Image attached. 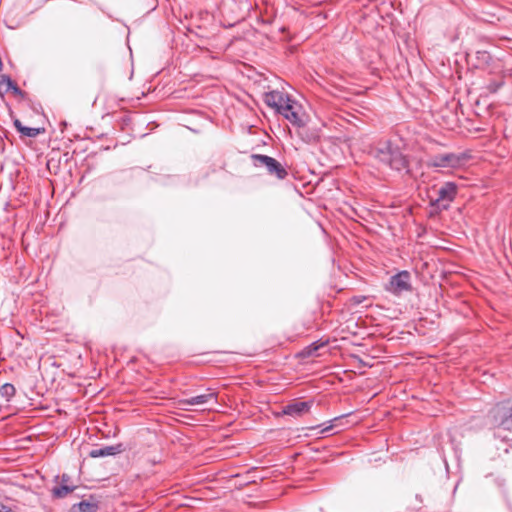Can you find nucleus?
<instances>
[{
    "instance_id": "obj_1",
    "label": "nucleus",
    "mask_w": 512,
    "mask_h": 512,
    "mask_svg": "<svg viewBox=\"0 0 512 512\" xmlns=\"http://www.w3.org/2000/svg\"><path fill=\"white\" fill-rule=\"evenodd\" d=\"M376 158L396 171H408L409 160L401 149L391 141H385L376 150Z\"/></svg>"
},
{
    "instance_id": "obj_2",
    "label": "nucleus",
    "mask_w": 512,
    "mask_h": 512,
    "mask_svg": "<svg viewBox=\"0 0 512 512\" xmlns=\"http://www.w3.org/2000/svg\"><path fill=\"white\" fill-rule=\"evenodd\" d=\"M486 417L491 426L512 432V397L495 403Z\"/></svg>"
},
{
    "instance_id": "obj_3",
    "label": "nucleus",
    "mask_w": 512,
    "mask_h": 512,
    "mask_svg": "<svg viewBox=\"0 0 512 512\" xmlns=\"http://www.w3.org/2000/svg\"><path fill=\"white\" fill-rule=\"evenodd\" d=\"M251 159L255 167H265L268 174L278 180H284L288 176L286 168L275 158L263 154H252Z\"/></svg>"
},
{
    "instance_id": "obj_4",
    "label": "nucleus",
    "mask_w": 512,
    "mask_h": 512,
    "mask_svg": "<svg viewBox=\"0 0 512 512\" xmlns=\"http://www.w3.org/2000/svg\"><path fill=\"white\" fill-rule=\"evenodd\" d=\"M458 192V186L454 182H445L436 190V197L430 199V205L438 210H447L454 201Z\"/></svg>"
},
{
    "instance_id": "obj_5",
    "label": "nucleus",
    "mask_w": 512,
    "mask_h": 512,
    "mask_svg": "<svg viewBox=\"0 0 512 512\" xmlns=\"http://www.w3.org/2000/svg\"><path fill=\"white\" fill-rule=\"evenodd\" d=\"M465 159L464 154H438L428 159L427 166L433 168H456L459 167Z\"/></svg>"
},
{
    "instance_id": "obj_6",
    "label": "nucleus",
    "mask_w": 512,
    "mask_h": 512,
    "mask_svg": "<svg viewBox=\"0 0 512 512\" xmlns=\"http://www.w3.org/2000/svg\"><path fill=\"white\" fill-rule=\"evenodd\" d=\"M386 290L394 295H401L403 292L411 291L412 285L410 273L403 270L393 275L386 286Z\"/></svg>"
},
{
    "instance_id": "obj_7",
    "label": "nucleus",
    "mask_w": 512,
    "mask_h": 512,
    "mask_svg": "<svg viewBox=\"0 0 512 512\" xmlns=\"http://www.w3.org/2000/svg\"><path fill=\"white\" fill-rule=\"evenodd\" d=\"M218 393L212 388H207L204 394H200L191 398L181 399L178 401V405L183 410H189L186 406L188 405H203L213 401L217 404Z\"/></svg>"
},
{
    "instance_id": "obj_8",
    "label": "nucleus",
    "mask_w": 512,
    "mask_h": 512,
    "mask_svg": "<svg viewBox=\"0 0 512 512\" xmlns=\"http://www.w3.org/2000/svg\"><path fill=\"white\" fill-rule=\"evenodd\" d=\"M55 481H59V485L52 488L51 493L54 498H65L69 493L73 492L77 486L72 484L71 477L63 473L61 476H56Z\"/></svg>"
},
{
    "instance_id": "obj_9",
    "label": "nucleus",
    "mask_w": 512,
    "mask_h": 512,
    "mask_svg": "<svg viewBox=\"0 0 512 512\" xmlns=\"http://www.w3.org/2000/svg\"><path fill=\"white\" fill-rule=\"evenodd\" d=\"M291 97L284 92L273 90L264 94L263 100L267 106L274 109L275 112L279 110Z\"/></svg>"
},
{
    "instance_id": "obj_10",
    "label": "nucleus",
    "mask_w": 512,
    "mask_h": 512,
    "mask_svg": "<svg viewBox=\"0 0 512 512\" xmlns=\"http://www.w3.org/2000/svg\"><path fill=\"white\" fill-rule=\"evenodd\" d=\"M311 408V402L308 401H294L289 403L283 408V414L300 417L303 414L307 413Z\"/></svg>"
},
{
    "instance_id": "obj_11",
    "label": "nucleus",
    "mask_w": 512,
    "mask_h": 512,
    "mask_svg": "<svg viewBox=\"0 0 512 512\" xmlns=\"http://www.w3.org/2000/svg\"><path fill=\"white\" fill-rule=\"evenodd\" d=\"M124 450H125V448H124L123 444L119 443V444L111 445V446L93 448L89 452V456L91 458L114 456V455L122 453Z\"/></svg>"
},
{
    "instance_id": "obj_12",
    "label": "nucleus",
    "mask_w": 512,
    "mask_h": 512,
    "mask_svg": "<svg viewBox=\"0 0 512 512\" xmlns=\"http://www.w3.org/2000/svg\"><path fill=\"white\" fill-rule=\"evenodd\" d=\"M329 343V340H323V339H319L313 343H311L310 345L304 347L298 354L297 356L299 358H302V359H305V358H309V357H313V356H318V351L321 349V348H324L328 345Z\"/></svg>"
},
{
    "instance_id": "obj_13",
    "label": "nucleus",
    "mask_w": 512,
    "mask_h": 512,
    "mask_svg": "<svg viewBox=\"0 0 512 512\" xmlns=\"http://www.w3.org/2000/svg\"><path fill=\"white\" fill-rule=\"evenodd\" d=\"M99 509L98 501L90 496L88 500H83L79 503L73 504L69 512H97Z\"/></svg>"
},
{
    "instance_id": "obj_14",
    "label": "nucleus",
    "mask_w": 512,
    "mask_h": 512,
    "mask_svg": "<svg viewBox=\"0 0 512 512\" xmlns=\"http://www.w3.org/2000/svg\"><path fill=\"white\" fill-rule=\"evenodd\" d=\"M13 125L22 137L35 138L45 132V128H33L24 126L19 119H15L13 121Z\"/></svg>"
},
{
    "instance_id": "obj_15",
    "label": "nucleus",
    "mask_w": 512,
    "mask_h": 512,
    "mask_svg": "<svg viewBox=\"0 0 512 512\" xmlns=\"http://www.w3.org/2000/svg\"><path fill=\"white\" fill-rule=\"evenodd\" d=\"M286 119L294 126L298 128H302L305 125L304 120L299 115L298 108H294L290 111V113L286 116Z\"/></svg>"
},
{
    "instance_id": "obj_16",
    "label": "nucleus",
    "mask_w": 512,
    "mask_h": 512,
    "mask_svg": "<svg viewBox=\"0 0 512 512\" xmlns=\"http://www.w3.org/2000/svg\"><path fill=\"white\" fill-rule=\"evenodd\" d=\"M13 80L10 76L1 74L0 75V96L3 97L7 92L10 91Z\"/></svg>"
},
{
    "instance_id": "obj_17",
    "label": "nucleus",
    "mask_w": 512,
    "mask_h": 512,
    "mask_svg": "<svg viewBox=\"0 0 512 512\" xmlns=\"http://www.w3.org/2000/svg\"><path fill=\"white\" fill-rule=\"evenodd\" d=\"M294 108H300L296 101L293 99H289L286 104H284L279 110H277V114L282 115L284 118L290 113Z\"/></svg>"
},
{
    "instance_id": "obj_18",
    "label": "nucleus",
    "mask_w": 512,
    "mask_h": 512,
    "mask_svg": "<svg viewBox=\"0 0 512 512\" xmlns=\"http://www.w3.org/2000/svg\"><path fill=\"white\" fill-rule=\"evenodd\" d=\"M505 84L504 77L500 76L498 79L491 80L487 86L486 90L489 93H496L503 85Z\"/></svg>"
},
{
    "instance_id": "obj_19",
    "label": "nucleus",
    "mask_w": 512,
    "mask_h": 512,
    "mask_svg": "<svg viewBox=\"0 0 512 512\" xmlns=\"http://www.w3.org/2000/svg\"><path fill=\"white\" fill-rule=\"evenodd\" d=\"M16 393V389L13 384L5 383L0 388V394L5 397L7 400H10Z\"/></svg>"
},
{
    "instance_id": "obj_20",
    "label": "nucleus",
    "mask_w": 512,
    "mask_h": 512,
    "mask_svg": "<svg viewBox=\"0 0 512 512\" xmlns=\"http://www.w3.org/2000/svg\"><path fill=\"white\" fill-rule=\"evenodd\" d=\"M346 415H342V416H339V417H335L332 421H330V424L327 425V426H324L322 429H321V433H328L330 432L334 427L337 426V424H333V423H336V422H339L341 421Z\"/></svg>"
},
{
    "instance_id": "obj_21",
    "label": "nucleus",
    "mask_w": 512,
    "mask_h": 512,
    "mask_svg": "<svg viewBox=\"0 0 512 512\" xmlns=\"http://www.w3.org/2000/svg\"><path fill=\"white\" fill-rule=\"evenodd\" d=\"M10 90L14 95L19 96L21 99H25L27 96V93L20 89L14 81L12 82Z\"/></svg>"
},
{
    "instance_id": "obj_22",
    "label": "nucleus",
    "mask_w": 512,
    "mask_h": 512,
    "mask_svg": "<svg viewBox=\"0 0 512 512\" xmlns=\"http://www.w3.org/2000/svg\"><path fill=\"white\" fill-rule=\"evenodd\" d=\"M12 509L8 506L1 505L0 512H10Z\"/></svg>"
},
{
    "instance_id": "obj_23",
    "label": "nucleus",
    "mask_w": 512,
    "mask_h": 512,
    "mask_svg": "<svg viewBox=\"0 0 512 512\" xmlns=\"http://www.w3.org/2000/svg\"><path fill=\"white\" fill-rule=\"evenodd\" d=\"M365 298H366V297H364V296H361V297H357V296H356V297H354L353 299H354V302H355V303L359 304V303H361Z\"/></svg>"
},
{
    "instance_id": "obj_24",
    "label": "nucleus",
    "mask_w": 512,
    "mask_h": 512,
    "mask_svg": "<svg viewBox=\"0 0 512 512\" xmlns=\"http://www.w3.org/2000/svg\"><path fill=\"white\" fill-rule=\"evenodd\" d=\"M353 358L357 359L362 366L366 365L359 356L353 355Z\"/></svg>"
}]
</instances>
